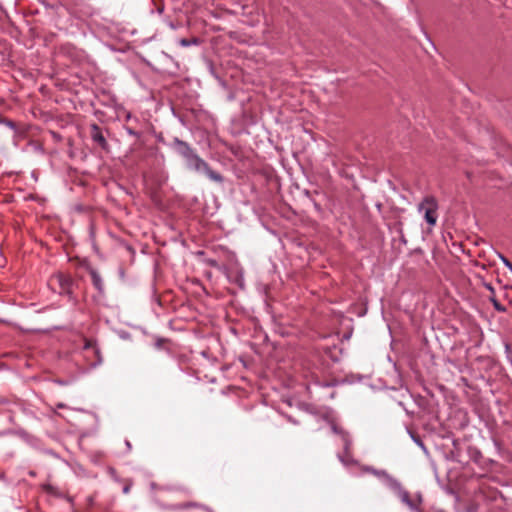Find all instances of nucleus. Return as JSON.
Returning <instances> with one entry per match:
<instances>
[{"instance_id": "obj_1", "label": "nucleus", "mask_w": 512, "mask_h": 512, "mask_svg": "<svg viewBox=\"0 0 512 512\" xmlns=\"http://www.w3.org/2000/svg\"><path fill=\"white\" fill-rule=\"evenodd\" d=\"M187 170L199 175H205L210 181L222 185L224 183V176L217 171H214L210 165L199 156L196 150L184 160Z\"/></svg>"}, {"instance_id": "obj_2", "label": "nucleus", "mask_w": 512, "mask_h": 512, "mask_svg": "<svg viewBox=\"0 0 512 512\" xmlns=\"http://www.w3.org/2000/svg\"><path fill=\"white\" fill-rule=\"evenodd\" d=\"M331 430L334 434H338L341 437L343 442V453H337L338 460L342 463L343 466L347 468H352L354 466H358L359 462L351 455L350 449L352 446V437L351 435L338 427L335 423H331Z\"/></svg>"}, {"instance_id": "obj_3", "label": "nucleus", "mask_w": 512, "mask_h": 512, "mask_svg": "<svg viewBox=\"0 0 512 512\" xmlns=\"http://www.w3.org/2000/svg\"><path fill=\"white\" fill-rule=\"evenodd\" d=\"M437 209L438 203L434 197H425L418 206L419 212L423 213L425 221L430 226H434L437 222Z\"/></svg>"}, {"instance_id": "obj_4", "label": "nucleus", "mask_w": 512, "mask_h": 512, "mask_svg": "<svg viewBox=\"0 0 512 512\" xmlns=\"http://www.w3.org/2000/svg\"><path fill=\"white\" fill-rule=\"evenodd\" d=\"M381 482L388 489L397 494L403 504H405L407 507H412V500L410 499L408 491L402 487L401 483L395 477L388 474L381 480Z\"/></svg>"}, {"instance_id": "obj_5", "label": "nucleus", "mask_w": 512, "mask_h": 512, "mask_svg": "<svg viewBox=\"0 0 512 512\" xmlns=\"http://www.w3.org/2000/svg\"><path fill=\"white\" fill-rule=\"evenodd\" d=\"M166 146L172 149L183 160L187 159L195 150L188 142L178 137H174L171 142L166 143Z\"/></svg>"}, {"instance_id": "obj_6", "label": "nucleus", "mask_w": 512, "mask_h": 512, "mask_svg": "<svg viewBox=\"0 0 512 512\" xmlns=\"http://www.w3.org/2000/svg\"><path fill=\"white\" fill-rule=\"evenodd\" d=\"M90 137L100 148L105 151L108 150V142L105 138L104 130L95 123L90 126Z\"/></svg>"}, {"instance_id": "obj_7", "label": "nucleus", "mask_w": 512, "mask_h": 512, "mask_svg": "<svg viewBox=\"0 0 512 512\" xmlns=\"http://www.w3.org/2000/svg\"><path fill=\"white\" fill-rule=\"evenodd\" d=\"M226 276L230 283L237 285L241 290L245 289V278L242 268L230 270Z\"/></svg>"}, {"instance_id": "obj_8", "label": "nucleus", "mask_w": 512, "mask_h": 512, "mask_svg": "<svg viewBox=\"0 0 512 512\" xmlns=\"http://www.w3.org/2000/svg\"><path fill=\"white\" fill-rule=\"evenodd\" d=\"M90 275H91V279H92V283H93L94 287L98 290L99 293H103L104 292V283H103V280H102L101 276L99 275V273L95 270H92L90 272Z\"/></svg>"}, {"instance_id": "obj_9", "label": "nucleus", "mask_w": 512, "mask_h": 512, "mask_svg": "<svg viewBox=\"0 0 512 512\" xmlns=\"http://www.w3.org/2000/svg\"><path fill=\"white\" fill-rule=\"evenodd\" d=\"M407 433L410 436L411 440L425 453H428V449L424 444L423 440L419 435L413 432L411 429L407 428Z\"/></svg>"}, {"instance_id": "obj_10", "label": "nucleus", "mask_w": 512, "mask_h": 512, "mask_svg": "<svg viewBox=\"0 0 512 512\" xmlns=\"http://www.w3.org/2000/svg\"><path fill=\"white\" fill-rule=\"evenodd\" d=\"M364 471L372 473L375 475L380 481L385 478L389 473L383 469H375L371 466H365Z\"/></svg>"}, {"instance_id": "obj_11", "label": "nucleus", "mask_w": 512, "mask_h": 512, "mask_svg": "<svg viewBox=\"0 0 512 512\" xmlns=\"http://www.w3.org/2000/svg\"><path fill=\"white\" fill-rule=\"evenodd\" d=\"M201 43V40L198 38V37H192L190 39H187V38H182L179 40V44L182 46V47H190V46H193V45H200Z\"/></svg>"}, {"instance_id": "obj_12", "label": "nucleus", "mask_w": 512, "mask_h": 512, "mask_svg": "<svg viewBox=\"0 0 512 512\" xmlns=\"http://www.w3.org/2000/svg\"><path fill=\"white\" fill-rule=\"evenodd\" d=\"M393 230L399 235V240L403 245H407V239L403 233L402 223L398 222L394 225Z\"/></svg>"}, {"instance_id": "obj_13", "label": "nucleus", "mask_w": 512, "mask_h": 512, "mask_svg": "<svg viewBox=\"0 0 512 512\" xmlns=\"http://www.w3.org/2000/svg\"><path fill=\"white\" fill-rule=\"evenodd\" d=\"M189 507H201V508L205 509L207 512H213V510L211 508L206 507L204 505H200L196 502H188L185 504L173 506L174 509H183V508H189Z\"/></svg>"}, {"instance_id": "obj_14", "label": "nucleus", "mask_w": 512, "mask_h": 512, "mask_svg": "<svg viewBox=\"0 0 512 512\" xmlns=\"http://www.w3.org/2000/svg\"><path fill=\"white\" fill-rule=\"evenodd\" d=\"M2 123L12 129L15 133H18V126L12 120L4 119L2 120Z\"/></svg>"}, {"instance_id": "obj_15", "label": "nucleus", "mask_w": 512, "mask_h": 512, "mask_svg": "<svg viewBox=\"0 0 512 512\" xmlns=\"http://www.w3.org/2000/svg\"><path fill=\"white\" fill-rule=\"evenodd\" d=\"M499 258L503 265L512 273V263L510 262V260L502 254H499Z\"/></svg>"}, {"instance_id": "obj_16", "label": "nucleus", "mask_w": 512, "mask_h": 512, "mask_svg": "<svg viewBox=\"0 0 512 512\" xmlns=\"http://www.w3.org/2000/svg\"><path fill=\"white\" fill-rule=\"evenodd\" d=\"M24 136H25L24 129H21V128L18 127V133L14 132V144L17 146L18 145V140L23 138Z\"/></svg>"}, {"instance_id": "obj_17", "label": "nucleus", "mask_w": 512, "mask_h": 512, "mask_svg": "<svg viewBox=\"0 0 512 512\" xmlns=\"http://www.w3.org/2000/svg\"><path fill=\"white\" fill-rule=\"evenodd\" d=\"M29 146L33 149V151L37 153H43V147L40 143L32 141L29 143Z\"/></svg>"}, {"instance_id": "obj_18", "label": "nucleus", "mask_w": 512, "mask_h": 512, "mask_svg": "<svg viewBox=\"0 0 512 512\" xmlns=\"http://www.w3.org/2000/svg\"><path fill=\"white\" fill-rule=\"evenodd\" d=\"M164 23L171 29V30H177L178 29V25L175 24L173 21H171L169 18H164L163 19Z\"/></svg>"}, {"instance_id": "obj_19", "label": "nucleus", "mask_w": 512, "mask_h": 512, "mask_svg": "<svg viewBox=\"0 0 512 512\" xmlns=\"http://www.w3.org/2000/svg\"><path fill=\"white\" fill-rule=\"evenodd\" d=\"M492 301L493 306L497 311L504 312L506 310L505 307L502 304H500L496 299H493Z\"/></svg>"}, {"instance_id": "obj_20", "label": "nucleus", "mask_w": 512, "mask_h": 512, "mask_svg": "<svg viewBox=\"0 0 512 512\" xmlns=\"http://www.w3.org/2000/svg\"><path fill=\"white\" fill-rule=\"evenodd\" d=\"M208 67H209V71H210L211 75H212L214 78H216V79H218V80H219L220 78H219V76L217 75V73L215 72V68H214V65H213V63H212V62H209V63H208Z\"/></svg>"}, {"instance_id": "obj_21", "label": "nucleus", "mask_w": 512, "mask_h": 512, "mask_svg": "<svg viewBox=\"0 0 512 512\" xmlns=\"http://www.w3.org/2000/svg\"><path fill=\"white\" fill-rule=\"evenodd\" d=\"M125 130L126 132L131 135V136H134V137H140V133L135 131L134 129L130 128V127H125Z\"/></svg>"}, {"instance_id": "obj_22", "label": "nucleus", "mask_w": 512, "mask_h": 512, "mask_svg": "<svg viewBox=\"0 0 512 512\" xmlns=\"http://www.w3.org/2000/svg\"><path fill=\"white\" fill-rule=\"evenodd\" d=\"M81 412L83 413L84 417L87 419V420H96V416L92 413H89L87 411H84V410H81Z\"/></svg>"}, {"instance_id": "obj_23", "label": "nucleus", "mask_w": 512, "mask_h": 512, "mask_svg": "<svg viewBox=\"0 0 512 512\" xmlns=\"http://www.w3.org/2000/svg\"><path fill=\"white\" fill-rule=\"evenodd\" d=\"M311 202H312V204H313L314 209H315L318 213H321V212H322V207H321V205H320L317 201H315L314 199H311Z\"/></svg>"}, {"instance_id": "obj_24", "label": "nucleus", "mask_w": 512, "mask_h": 512, "mask_svg": "<svg viewBox=\"0 0 512 512\" xmlns=\"http://www.w3.org/2000/svg\"><path fill=\"white\" fill-rule=\"evenodd\" d=\"M108 471H109V474L111 475V477H112L114 480L118 481L117 474H116V470H115L114 468L110 467V468L108 469Z\"/></svg>"}, {"instance_id": "obj_25", "label": "nucleus", "mask_w": 512, "mask_h": 512, "mask_svg": "<svg viewBox=\"0 0 512 512\" xmlns=\"http://www.w3.org/2000/svg\"><path fill=\"white\" fill-rule=\"evenodd\" d=\"M49 134L55 140H60L61 139V135L56 133V132H54V131H49Z\"/></svg>"}, {"instance_id": "obj_26", "label": "nucleus", "mask_w": 512, "mask_h": 512, "mask_svg": "<svg viewBox=\"0 0 512 512\" xmlns=\"http://www.w3.org/2000/svg\"><path fill=\"white\" fill-rule=\"evenodd\" d=\"M412 512H422L412 501V507H408Z\"/></svg>"}, {"instance_id": "obj_27", "label": "nucleus", "mask_w": 512, "mask_h": 512, "mask_svg": "<svg viewBox=\"0 0 512 512\" xmlns=\"http://www.w3.org/2000/svg\"><path fill=\"white\" fill-rule=\"evenodd\" d=\"M156 12L159 14V15H162L164 13V5L161 4L157 7L156 9Z\"/></svg>"}, {"instance_id": "obj_28", "label": "nucleus", "mask_w": 512, "mask_h": 512, "mask_svg": "<svg viewBox=\"0 0 512 512\" xmlns=\"http://www.w3.org/2000/svg\"><path fill=\"white\" fill-rule=\"evenodd\" d=\"M163 342H164V339L159 338V339H157V341H156V343H155V346H156L157 348H161V347H162Z\"/></svg>"}, {"instance_id": "obj_29", "label": "nucleus", "mask_w": 512, "mask_h": 512, "mask_svg": "<svg viewBox=\"0 0 512 512\" xmlns=\"http://www.w3.org/2000/svg\"><path fill=\"white\" fill-rule=\"evenodd\" d=\"M65 283H66V297H70V292H69V290H68L69 279H68V277H67V276H66Z\"/></svg>"}, {"instance_id": "obj_30", "label": "nucleus", "mask_w": 512, "mask_h": 512, "mask_svg": "<svg viewBox=\"0 0 512 512\" xmlns=\"http://www.w3.org/2000/svg\"><path fill=\"white\" fill-rule=\"evenodd\" d=\"M120 336H121V338H123V339H128V338H129V336H130V334H129L128 332H123Z\"/></svg>"}, {"instance_id": "obj_31", "label": "nucleus", "mask_w": 512, "mask_h": 512, "mask_svg": "<svg viewBox=\"0 0 512 512\" xmlns=\"http://www.w3.org/2000/svg\"><path fill=\"white\" fill-rule=\"evenodd\" d=\"M130 491V485H126L123 487V493L127 494Z\"/></svg>"}, {"instance_id": "obj_32", "label": "nucleus", "mask_w": 512, "mask_h": 512, "mask_svg": "<svg viewBox=\"0 0 512 512\" xmlns=\"http://www.w3.org/2000/svg\"><path fill=\"white\" fill-rule=\"evenodd\" d=\"M287 419H288L289 422H291V423H293L295 425L298 424V422L295 419H293L291 416L287 417Z\"/></svg>"}, {"instance_id": "obj_33", "label": "nucleus", "mask_w": 512, "mask_h": 512, "mask_svg": "<svg viewBox=\"0 0 512 512\" xmlns=\"http://www.w3.org/2000/svg\"><path fill=\"white\" fill-rule=\"evenodd\" d=\"M476 511H477V508H476V507H474V506H473V507H469V508L467 509V512H476Z\"/></svg>"}, {"instance_id": "obj_34", "label": "nucleus", "mask_w": 512, "mask_h": 512, "mask_svg": "<svg viewBox=\"0 0 512 512\" xmlns=\"http://www.w3.org/2000/svg\"><path fill=\"white\" fill-rule=\"evenodd\" d=\"M125 445L128 448V450H131V443H130V441L126 440L125 441Z\"/></svg>"}, {"instance_id": "obj_35", "label": "nucleus", "mask_w": 512, "mask_h": 512, "mask_svg": "<svg viewBox=\"0 0 512 512\" xmlns=\"http://www.w3.org/2000/svg\"><path fill=\"white\" fill-rule=\"evenodd\" d=\"M304 194H305V196H307L310 200L312 199V198H311V194H310V192H309L308 190H305V191H304Z\"/></svg>"}, {"instance_id": "obj_36", "label": "nucleus", "mask_w": 512, "mask_h": 512, "mask_svg": "<svg viewBox=\"0 0 512 512\" xmlns=\"http://www.w3.org/2000/svg\"><path fill=\"white\" fill-rule=\"evenodd\" d=\"M307 411H308L309 413H311V414H315L314 409H313L312 407H310V406L307 408Z\"/></svg>"}, {"instance_id": "obj_37", "label": "nucleus", "mask_w": 512, "mask_h": 512, "mask_svg": "<svg viewBox=\"0 0 512 512\" xmlns=\"http://www.w3.org/2000/svg\"><path fill=\"white\" fill-rule=\"evenodd\" d=\"M417 498H418V501H419V502H422V495H421V493H418V494H417Z\"/></svg>"}, {"instance_id": "obj_38", "label": "nucleus", "mask_w": 512, "mask_h": 512, "mask_svg": "<svg viewBox=\"0 0 512 512\" xmlns=\"http://www.w3.org/2000/svg\"><path fill=\"white\" fill-rule=\"evenodd\" d=\"M63 281H64V280H63L62 276H60V277H59V283H60V286H61V287L63 286Z\"/></svg>"}, {"instance_id": "obj_39", "label": "nucleus", "mask_w": 512, "mask_h": 512, "mask_svg": "<svg viewBox=\"0 0 512 512\" xmlns=\"http://www.w3.org/2000/svg\"><path fill=\"white\" fill-rule=\"evenodd\" d=\"M89 347H90V343L86 342L85 345H84V348L88 349Z\"/></svg>"}, {"instance_id": "obj_40", "label": "nucleus", "mask_w": 512, "mask_h": 512, "mask_svg": "<svg viewBox=\"0 0 512 512\" xmlns=\"http://www.w3.org/2000/svg\"><path fill=\"white\" fill-rule=\"evenodd\" d=\"M6 403V400L4 398H0V404Z\"/></svg>"}, {"instance_id": "obj_41", "label": "nucleus", "mask_w": 512, "mask_h": 512, "mask_svg": "<svg viewBox=\"0 0 512 512\" xmlns=\"http://www.w3.org/2000/svg\"><path fill=\"white\" fill-rule=\"evenodd\" d=\"M150 486H151V489H155L156 484L155 483H151Z\"/></svg>"}, {"instance_id": "obj_42", "label": "nucleus", "mask_w": 512, "mask_h": 512, "mask_svg": "<svg viewBox=\"0 0 512 512\" xmlns=\"http://www.w3.org/2000/svg\"><path fill=\"white\" fill-rule=\"evenodd\" d=\"M65 49H66V56H67V55H68V52H69V51H68V45H67V44H66V46H65Z\"/></svg>"}, {"instance_id": "obj_43", "label": "nucleus", "mask_w": 512, "mask_h": 512, "mask_svg": "<svg viewBox=\"0 0 512 512\" xmlns=\"http://www.w3.org/2000/svg\"><path fill=\"white\" fill-rule=\"evenodd\" d=\"M487 289L493 290L491 285H487Z\"/></svg>"}]
</instances>
